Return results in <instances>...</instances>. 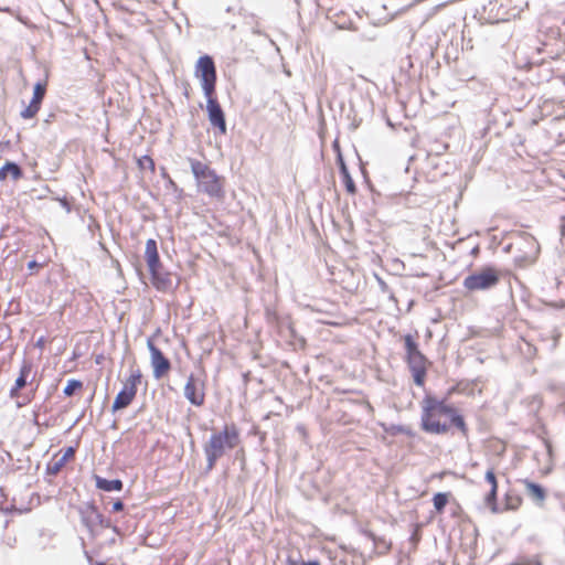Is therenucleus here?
Listing matches in <instances>:
<instances>
[{
  "instance_id": "5",
  "label": "nucleus",
  "mask_w": 565,
  "mask_h": 565,
  "mask_svg": "<svg viewBox=\"0 0 565 565\" xmlns=\"http://www.w3.org/2000/svg\"><path fill=\"white\" fill-rule=\"evenodd\" d=\"M422 428L430 434H445L449 427L441 423L439 416L451 415L454 407L448 405L445 399H437L433 395H426L423 399Z\"/></svg>"
},
{
  "instance_id": "18",
  "label": "nucleus",
  "mask_w": 565,
  "mask_h": 565,
  "mask_svg": "<svg viewBox=\"0 0 565 565\" xmlns=\"http://www.w3.org/2000/svg\"><path fill=\"white\" fill-rule=\"evenodd\" d=\"M75 456V448L68 447L63 454L58 452L53 456L51 461L47 465V472L51 475H57L62 468Z\"/></svg>"
},
{
  "instance_id": "34",
  "label": "nucleus",
  "mask_w": 565,
  "mask_h": 565,
  "mask_svg": "<svg viewBox=\"0 0 565 565\" xmlns=\"http://www.w3.org/2000/svg\"><path fill=\"white\" fill-rule=\"evenodd\" d=\"M365 535H366L369 539H371L372 541H375V539H376L375 534H374L373 532H371V531H366V532H365Z\"/></svg>"
},
{
  "instance_id": "32",
  "label": "nucleus",
  "mask_w": 565,
  "mask_h": 565,
  "mask_svg": "<svg viewBox=\"0 0 565 565\" xmlns=\"http://www.w3.org/2000/svg\"><path fill=\"white\" fill-rule=\"evenodd\" d=\"M43 266H44V264H39L35 260H31L28 264V268L31 270V273H33L34 270H38L39 268H42Z\"/></svg>"
},
{
  "instance_id": "15",
  "label": "nucleus",
  "mask_w": 565,
  "mask_h": 565,
  "mask_svg": "<svg viewBox=\"0 0 565 565\" xmlns=\"http://www.w3.org/2000/svg\"><path fill=\"white\" fill-rule=\"evenodd\" d=\"M207 98V114H209V120L213 127L218 128L221 135L226 134V121L224 113L214 97V95L206 96Z\"/></svg>"
},
{
  "instance_id": "16",
  "label": "nucleus",
  "mask_w": 565,
  "mask_h": 565,
  "mask_svg": "<svg viewBox=\"0 0 565 565\" xmlns=\"http://www.w3.org/2000/svg\"><path fill=\"white\" fill-rule=\"evenodd\" d=\"M484 480L489 483V492L484 495V503L493 513L499 512L498 507V480L494 468H489L484 475Z\"/></svg>"
},
{
  "instance_id": "19",
  "label": "nucleus",
  "mask_w": 565,
  "mask_h": 565,
  "mask_svg": "<svg viewBox=\"0 0 565 565\" xmlns=\"http://www.w3.org/2000/svg\"><path fill=\"white\" fill-rule=\"evenodd\" d=\"M333 147L338 151L337 162H338L339 168H340V173H341L342 181L344 183L345 190H347L348 193L354 194L356 192V186H355V183H354L352 177L349 173V170H348L347 164L344 162L343 156H342V153L340 151L338 141H335L333 143Z\"/></svg>"
},
{
  "instance_id": "27",
  "label": "nucleus",
  "mask_w": 565,
  "mask_h": 565,
  "mask_svg": "<svg viewBox=\"0 0 565 565\" xmlns=\"http://www.w3.org/2000/svg\"><path fill=\"white\" fill-rule=\"evenodd\" d=\"M451 418V424L456 426L465 436L468 434V427L465 423V419L461 415L457 414L456 409L454 408V413L449 415Z\"/></svg>"
},
{
  "instance_id": "29",
  "label": "nucleus",
  "mask_w": 565,
  "mask_h": 565,
  "mask_svg": "<svg viewBox=\"0 0 565 565\" xmlns=\"http://www.w3.org/2000/svg\"><path fill=\"white\" fill-rule=\"evenodd\" d=\"M522 504V498L520 495H507L505 498V510H518Z\"/></svg>"
},
{
  "instance_id": "12",
  "label": "nucleus",
  "mask_w": 565,
  "mask_h": 565,
  "mask_svg": "<svg viewBox=\"0 0 565 565\" xmlns=\"http://www.w3.org/2000/svg\"><path fill=\"white\" fill-rule=\"evenodd\" d=\"M195 76L200 78L205 96L214 95L216 84V68L211 56H201L195 65Z\"/></svg>"
},
{
  "instance_id": "30",
  "label": "nucleus",
  "mask_w": 565,
  "mask_h": 565,
  "mask_svg": "<svg viewBox=\"0 0 565 565\" xmlns=\"http://www.w3.org/2000/svg\"><path fill=\"white\" fill-rule=\"evenodd\" d=\"M34 398V393L31 394H21V397H14L17 407L21 408L30 404Z\"/></svg>"
},
{
  "instance_id": "23",
  "label": "nucleus",
  "mask_w": 565,
  "mask_h": 565,
  "mask_svg": "<svg viewBox=\"0 0 565 565\" xmlns=\"http://www.w3.org/2000/svg\"><path fill=\"white\" fill-rule=\"evenodd\" d=\"M83 387H84V384L82 381L72 379V380L67 381V384L64 387L63 393L65 396L70 397L72 395H74L75 393L82 392Z\"/></svg>"
},
{
  "instance_id": "6",
  "label": "nucleus",
  "mask_w": 565,
  "mask_h": 565,
  "mask_svg": "<svg viewBox=\"0 0 565 565\" xmlns=\"http://www.w3.org/2000/svg\"><path fill=\"white\" fill-rule=\"evenodd\" d=\"M145 259L150 273L152 286L162 292L170 290L172 286V275L164 269L160 262L157 242L153 238H149L146 242Z\"/></svg>"
},
{
  "instance_id": "26",
  "label": "nucleus",
  "mask_w": 565,
  "mask_h": 565,
  "mask_svg": "<svg viewBox=\"0 0 565 565\" xmlns=\"http://www.w3.org/2000/svg\"><path fill=\"white\" fill-rule=\"evenodd\" d=\"M40 109L41 105L31 100L30 104L21 111V117L23 119L34 118Z\"/></svg>"
},
{
  "instance_id": "33",
  "label": "nucleus",
  "mask_w": 565,
  "mask_h": 565,
  "mask_svg": "<svg viewBox=\"0 0 565 565\" xmlns=\"http://www.w3.org/2000/svg\"><path fill=\"white\" fill-rule=\"evenodd\" d=\"M124 510V503L121 500H116L114 503H113V509L111 511L113 512H120Z\"/></svg>"
},
{
  "instance_id": "2",
  "label": "nucleus",
  "mask_w": 565,
  "mask_h": 565,
  "mask_svg": "<svg viewBox=\"0 0 565 565\" xmlns=\"http://www.w3.org/2000/svg\"><path fill=\"white\" fill-rule=\"evenodd\" d=\"M239 443V429L235 424L225 425L220 433L213 434L204 446L207 469L212 470L225 450L237 447Z\"/></svg>"
},
{
  "instance_id": "1",
  "label": "nucleus",
  "mask_w": 565,
  "mask_h": 565,
  "mask_svg": "<svg viewBox=\"0 0 565 565\" xmlns=\"http://www.w3.org/2000/svg\"><path fill=\"white\" fill-rule=\"evenodd\" d=\"M527 7L526 0H489L478 11L483 23L497 24L509 22L518 17Z\"/></svg>"
},
{
  "instance_id": "14",
  "label": "nucleus",
  "mask_w": 565,
  "mask_h": 565,
  "mask_svg": "<svg viewBox=\"0 0 565 565\" xmlns=\"http://www.w3.org/2000/svg\"><path fill=\"white\" fill-rule=\"evenodd\" d=\"M147 347L150 352L151 366L153 369V376L160 380L167 376L171 370V363L169 359L162 353V351L154 345L151 340H148Z\"/></svg>"
},
{
  "instance_id": "22",
  "label": "nucleus",
  "mask_w": 565,
  "mask_h": 565,
  "mask_svg": "<svg viewBox=\"0 0 565 565\" xmlns=\"http://www.w3.org/2000/svg\"><path fill=\"white\" fill-rule=\"evenodd\" d=\"M452 499L451 492H437L433 497L434 509L437 514H443L446 505Z\"/></svg>"
},
{
  "instance_id": "7",
  "label": "nucleus",
  "mask_w": 565,
  "mask_h": 565,
  "mask_svg": "<svg viewBox=\"0 0 565 565\" xmlns=\"http://www.w3.org/2000/svg\"><path fill=\"white\" fill-rule=\"evenodd\" d=\"M406 356L405 360L412 371L414 382L417 386H424L427 375L428 360L419 350V345L412 334L403 338Z\"/></svg>"
},
{
  "instance_id": "21",
  "label": "nucleus",
  "mask_w": 565,
  "mask_h": 565,
  "mask_svg": "<svg viewBox=\"0 0 565 565\" xmlns=\"http://www.w3.org/2000/svg\"><path fill=\"white\" fill-rule=\"evenodd\" d=\"M96 487L103 491H121L124 483L119 479L107 480L99 476L95 477Z\"/></svg>"
},
{
  "instance_id": "4",
  "label": "nucleus",
  "mask_w": 565,
  "mask_h": 565,
  "mask_svg": "<svg viewBox=\"0 0 565 565\" xmlns=\"http://www.w3.org/2000/svg\"><path fill=\"white\" fill-rule=\"evenodd\" d=\"M199 190L216 201L225 199V178L218 175L214 169L199 160H190Z\"/></svg>"
},
{
  "instance_id": "9",
  "label": "nucleus",
  "mask_w": 565,
  "mask_h": 565,
  "mask_svg": "<svg viewBox=\"0 0 565 565\" xmlns=\"http://www.w3.org/2000/svg\"><path fill=\"white\" fill-rule=\"evenodd\" d=\"M540 53L544 54L543 63L539 68V84L548 82L551 79V73L553 72L552 67H550L545 60L551 58L555 60L562 56L565 52V42L559 38H553V42H542V46L537 49Z\"/></svg>"
},
{
  "instance_id": "31",
  "label": "nucleus",
  "mask_w": 565,
  "mask_h": 565,
  "mask_svg": "<svg viewBox=\"0 0 565 565\" xmlns=\"http://www.w3.org/2000/svg\"><path fill=\"white\" fill-rule=\"evenodd\" d=\"M288 565H321L319 561H309V562H297L292 559L287 561Z\"/></svg>"
},
{
  "instance_id": "3",
  "label": "nucleus",
  "mask_w": 565,
  "mask_h": 565,
  "mask_svg": "<svg viewBox=\"0 0 565 565\" xmlns=\"http://www.w3.org/2000/svg\"><path fill=\"white\" fill-rule=\"evenodd\" d=\"M510 242L505 247L508 253L513 255L519 267H527L534 264L540 254V244L536 238L526 232H511Z\"/></svg>"
},
{
  "instance_id": "17",
  "label": "nucleus",
  "mask_w": 565,
  "mask_h": 565,
  "mask_svg": "<svg viewBox=\"0 0 565 565\" xmlns=\"http://www.w3.org/2000/svg\"><path fill=\"white\" fill-rule=\"evenodd\" d=\"M32 372V363L29 361H23L21 364L19 375L13 384V386L10 388L9 396L10 398L14 397H21V391L28 384V379Z\"/></svg>"
},
{
  "instance_id": "11",
  "label": "nucleus",
  "mask_w": 565,
  "mask_h": 565,
  "mask_svg": "<svg viewBox=\"0 0 565 565\" xmlns=\"http://www.w3.org/2000/svg\"><path fill=\"white\" fill-rule=\"evenodd\" d=\"M499 281V270L492 266H487L479 273L467 276L463 280V287L470 291L484 290L494 287Z\"/></svg>"
},
{
  "instance_id": "28",
  "label": "nucleus",
  "mask_w": 565,
  "mask_h": 565,
  "mask_svg": "<svg viewBox=\"0 0 565 565\" xmlns=\"http://www.w3.org/2000/svg\"><path fill=\"white\" fill-rule=\"evenodd\" d=\"M526 489L534 499L540 501L544 500L545 492L541 486L533 482H526Z\"/></svg>"
},
{
  "instance_id": "13",
  "label": "nucleus",
  "mask_w": 565,
  "mask_h": 565,
  "mask_svg": "<svg viewBox=\"0 0 565 565\" xmlns=\"http://www.w3.org/2000/svg\"><path fill=\"white\" fill-rule=\"evenodd\" d=\"M206 383L204 376L190 374L184 385V396L194 406L201 407L205 403Z\"/></svg>"
},
{
  "instance_id": "10",
  "label": "nucleus",
  "mask_w": 565,
  "mask_h": 565,
  "mask_svg": "<svg viewBox=\"0 0 565 565\" xmlns=\"http://www.w3.org/2000/svg\"><path fill=\"white\" fill-rule=\"evenodd\" d=\"M142 374L139 369L132 371L126 379L122 388L114 399L111 409L117 412L128 407L137 395L138 385L141 383Z\"/></svg>"
},
{
  "instance_id": "8",
  "label": "nucleus",
  "mask_w": 565,
  "mask_h": 565,
  "mask_svg": "<svg viewBox=\"0 0 565 565\" xmlns=\"http://www.w3.org/2000/svg\"><path fill=\"white\" fill-rule=\"evenodd\" d=\"M401 8L397 0H365L362 11L373 25H385L391 22Z\"/></svg>"
},
{
  "instance_id": "24",
  "label": "nucleus",
  "mask_w": 565,
  "mask_h": 565,
  "mask_svg": "<svg viewBox=\"0 0 565 565\" xmlns=\"http://www.w3.org/2000/svg\"><path fill=\"white\" fill-rule=\"evenodd\" d=\"M137 166H138L139 170H141V171L148 170L152 174L156 172V163L150 156H143V157L138 158Z\"/></svg>"
},
{
  "instance_id": "20",
  "label": "nucleus",
  "mask_w": 565,
  "mask_h": 565,
  "mask_svg": "<svg viewBox=\"0 0 565 565\" xmlns=\"http://www.w3.org/2000/svg\"><path fill=\"white\" fill-rule=\"evenodd\" d=\"M0 181H4L9 175L13 180H19L23 175L21 168L17 163L10 161H7L3 164V167L0 169Z\"/></svg>"
},
{
  "instance_id": "25",
  "label": "nucleus",
  "mask_w": 565,
  "mask_h": 565,
  "mask_svg": "<svg viewBox=\"0 0 565 565\" xmlns=\"http://www.w3.org/2000/svg\"><path fill=\"white\" fill-rule=\"evenodd\" d=\"M46 86H47L46 82H39V83H36L34 85L33 97H32L31 100L42 105V102H43L44 96L46 94Z\"/></svg>"
}]
</instances>
